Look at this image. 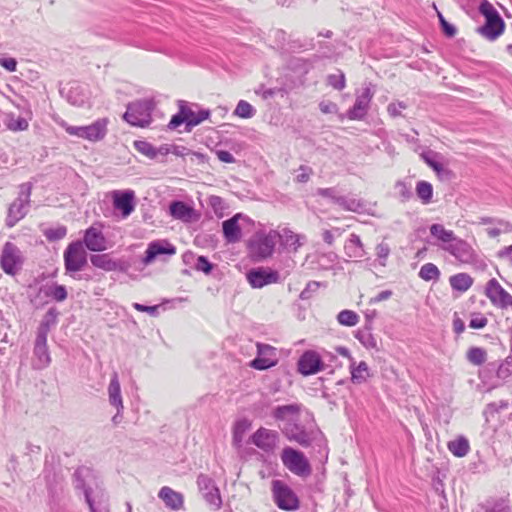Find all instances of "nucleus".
I'll return each mask as SVG.
<instances>
[{
    "mask_svg": "<svg viewBox=\"0 0 512 512\" xmlns=\"http://www.w3.org/2000/svg\"><path fill=\"white\" fill-rule=\"evenodd\" d=\"M58 316L57 308L50 307L40 321L34 344V368H45L51 361L47 348V335L57 325Z\"/></svg>",
    "mask_w": 512,
    "mask_h": 512,
    "instance_id": "1",
    "label": "nucleus"
},
{
    "mask_svg": "<svg viewBox=\"0 0 512 512\" xmlns=\"http://www.w3.org/2000/svg\"><path fill=\"white\" fill-rule=\"evenodd\" d=\"M479 12L485 17V23L477 28V32L490 41L496 40L505 28L500 14L488 0H481Z\"/></svg>",
    "mask_w": 512,
    "mask_h": 512,
    "instance_id": "2",
    "label": "nucleus"
},
{
    "mask_svg": "<svg viewBox=\"0 0 512 512\" xmlns=\"http://www.w3.org/2000/svg\"><path fill=\"white\" fill-rule=\"evenodd\" d=\"M155 102L152 99H141L129 103L123 119L132 126L147 127L152 121Z\"/></svg>",
    "mask_w": 512,
    "mask_h": 512,
    "instance_id": "3",
    "label": "nucleus"
},
{
    "mask_svg": "<svg viewBox=\"0 0 512 512\" xmlns=\"http://www.w3.org/2000/svg\"><path fill=\"white\" fill-rule=\"evenodd\" d=\"M108 122L107 118H100L87 126H72L64 120H61L58 123L71 136L86 139L91 142H97L106 136Z\"/></svg>",
    "mask_w": 512,
    "mask_h": 512,
    "instance_id": "4",
    "label": "nucleus"
},
{
    "mask_svg": "<svg viewBox=\"0 0 512 512\" xmlns=\"http://www.w3.org/2000/svg\"><path fill=\"white\" fill-rule=\"evenodd\" d=\"M280 234L275 230L266 232H257L249 241V250L251 255L259 260L270 257L275 249Z\"/></svg>",
    "mask_w": 512,
    "mask_h": 512,
    "instance_id": "5",
    "label": "nucleus"
},
{
    "mask_svg": "<svg viewBox=\"0 0 512 512\" xmlns=\"http://www.w3.org/2000/svg\"><path fill=\"white\" fill-rule=\"evenodd\" d=\"M285 468L296 476L306 478L311 472V465L304 453L292 447H285L280 455Z\"/></svg>",
    "mask_w": 512,
    "mask_h": 512,
    "instance_id": "6",
    "label": "nucleus"
},
{
    "mask_svg": "<svg viewBox=\"0 0 512 512\" xmlns=\"http://www.w3.org/2000/svg\"><path fill=\"white\" fill-rule=\"evenodd\" d=\"M63 257L66 273L69 274L83 270L87 264V252L80 240L70 243Z\"/></svg>",
    "mask_w": 512,
    "mask_h": 512,
    "instance_id": "7",
    "label": "nucleus"
},
{
    "mask_svg": "<svg viewBox=\"0 0 512 512\" xmlns=\"http://www.w3.org/2000/svg\"><path fill=\"white\" fill-rule=\"evenodd\" d=\"M272 494L276 505L286 511H295L299 508V499L295 492L283 481H272Z\"/></svg>",
    "mask_w": 512,
    "mask_h": 512,
    "instance_id": "8",
    "label": "nucleus"
},
{
    "mask_svg": "<svg viewBox=\"0 0 512 512\" xmlns=\"http://www.w3.org/2000/svg\"><path fill=\"white\" fill-rule=\"evenodd\" d=\"M30 183L24 184L19 193V197L10 205L6 218V225L13 227L20 221L29 211Z\"/></svg>",
    "mask_w": 512,
    "mask_h": 512,
    "instance_id": "9",
    "label": "nucleus"
},
{
    "mask_svg": "<svg viewBox=\"0 0 512 512\" xmlns=\"http://www.w3.org/2000/svg\"><path fill=\"white\" fill-rule=\"evenodd\" d=\"M440 247L462 264H472L477 261V253L474 248L461 238L457 237L452 243Z\"/></svg>",
    "mask_w": 512,
    "mask_h": 512,
    "instance_id": "10",
    "label": "nucleus"
},
{
    "mask_svg": "<svg viewBox=\"0 0 512 512\" xmlns=\"http://www.w3.org/2000/svg\"><path fill=\"white\" fill-rule=\"evenodd\" d=\"M485 294L491 303L500 309L512 307V295L509 294L495 278L487 282Z\"/></svg>",
    "mask_w": 512,
    "mask_h": 512,
    "instance_id": "11",
    "label": "nucleus"
},
{
    "mask_svg": "<svg viewBox=\"0 0 512 512\" xmlns=\"http://www.w3.org/2000/svg\"><path fill=\"white\" fill-rule=\"evenodd\" d=\"M278 363L276 348L263 343H257V356L250 362V367L256 370H267Z\"/></svg>",
    "mask_w": 512,
    "mask_h": 512,
    "instance_id": "12",
    "label": "nucleus"
},
{
    "mask_svg": "<svg viewBox=\"0 0 512 512\" xmlns=\"http://www.w3.org/2000/svg\"><path fill=\"white\" fill-rule=\"evenodd\" d=\"M373 96L374 93L370 87L363 88L361 93L356 96L354 105L347 111V118L349 120H363L367 115Z\"/></svg>",
    "mask_w": 512,
    "mask_h": 512,
    "instance_id": "13",
    "label": "nucleus"
},
{
    "mask_svg": "<svg viewBox=\"0 0 512 512\" xmlns=\"http://www.w3.org/2000/svg\"><path fill=\"white\" fill-rule=\"evenodd\" d=\"M247 280L253 288H262L269 284L278 283L280 275L270 268L259 267L247 273Z\"/></svg>",
    "mask_w": 512,
    "mask_h": 512,
    "instance_id": "14",
    "label": "nucleus"
},
{
    "mask_svg": "<svg viewBox=\"0 0 512 512\" xmlns=\"http://www.w3.org/2000/svg\"><path fill=\"white\" fill-rule=\"evenodd\" d=\"M0 263L7 274L14 275L22 264L19 249L14 244L7 242L2 251Z\"/></svg>",
    "mask_w": 512,
    "mask_h": 512,
    "instance_id": "15",
    "label": "nucleus"
},
{
    "mask_svg": "<svg viewBox=\"0 0 512 512\" xmlns=\"http://www.w3.org/2000/svg\"><path fill=\"white\" fill-rule=\"evenodd\" d=\"M278 439L279 435L276 431L261 427L251 436V443L264 452H272Z\"/></svg>",
    "mask_w": 512,
    "mask_h": 512,
    "instance_id": "16",
    "label": "nucleus"
},
{
    "mask_svg": "<svg viewBox=\"0 0 512 512\" xmlns=\"http://www.w3.org/2000/svg\"><path fill=\"white\" fill-rule=\"evenodd\" d=\"M322 370L323 362L321 356L315 351H305L298 360V371L302 375H313Z\"/></svg>",
    "mask_w": 512,
    "mask_h": 512,
    "instance_id": "17",
    "label": "nucleus"
},
{
    "mask_svg": "<svg viewBox=\"0 0 512 512\" xmlns=\"http://www.w3.org/2000/svg\"><path fill=\"white\" fill-rule=\"evenodd\" d=\"M135 193L133 190H115L112 192L113 206L119 210L124 218L134 210Z\"/></svg>",
    "mask_w": 512,
    "mask_h": 512,
    "instance_id": "18",
    "label": "nucleus"
},
{
    "mask_svg": "<svg viewBox=\"0 0 512 512\" xmlns=\"http://www.w3.org/2000/svg\"><path fill=\"white\" fill-rule=\"evenodd\" d=\"M84 248L93 252H101L107 249V240L99 227L91 226L85 230L83 241Z\"/></svg>",
    "mask_w": 512,
    "mask_h": 512,
    "instance_id": "19",
    "label": "nucleus"
},
{
    "mask_svg": "<svg viewBox=\"0 0 512 512\" xmlns=\"http://www.w3.org/2000/svg\"><path fill=\"white\" fill-rule=\"evenodd\" d=\"M95 479L94 471L86 466L78 467L73 474V485L76 490H81L86 498L87 493L92 495L90 482Z\"/></svg>",
    "mask_w": 512,
    "mask_h": 512,
    "instance_id": "20",
    "label": "nucleus"
},
{
    "mask_svg": "<svg viewBox=\"0 0 512 512\" xmlns=\"http://www.w3.org/2000/svg\"><path fill=\"white\" fill-rule=\"evenodd\" d=\"M175 253V246L168 241H153L148 245L143 262L147 265L150 264L158 255H174Z\"/></svg>",
    "mask_w": 512,
    "mask_h": 512,
    "instance_id": "21",
    "label": "nucleus"
},
{
    "mask_svg": "<svg viewBox=\"0 0 512 512\" xmlns=\"http://www.w3.org/2000/svg\"><path fill=\"white\" fill-rule=\"evenodd\" d=\"M283 433L288 440L294 441L303 447H308L311 444V434L298 424L288 423L283 429Z\"/></svg>",
    "mask_w": 512,
    "mask_h": 512,
    "instance_id": "22",
    "label": "nucleus"
},
{
    "mask_svg": "<svg viewBox=\"0 0 512 512\" xmlns=\"http://www.w3.org/2000/svg\"><path fill=\"white\" fill-rule=\"evenodd\" d=\"M158 497L165 503L166 507L171 510L177 511L183 508V495L168 486H164L159 490Z\"/></svg>",
    "mask_w": 512,
    "mask_h": 512,
    "instance_id": "23",
    "label": "nucleus"
},
{
    "mask_svg": "<svg viewBox=\"0 0 512 512\" xmlns=\"http://www.w3.org/2000/svg\"><path fill=\"white\" fill-rule=\"evenodd\" d=\"M241 216L242 215L238 213L222 223L223 236L228 243H236L241 239L242 232L238 224V219Z\"/></svg>",
    "mask_w": 512,
    "mask_h": 512,
    "instance_id": "24",
    "label": "nucleus"
},
{
    "mask_svg": "<svg viewBox=\"0 0 512 512\" xmlns=\"http://www.w3.org/2000/svg\"><path fill=\"white\" fill-rule=\"evenodd\" d=\"M423 161L431 168L441 179L448 178L451 171L444 168L443 164L439 161L440 155L432 150L424 151L421 153Z\"/></svg>",
    "mask_w": 512,
    "mask_h": 512,
    "instance_id": "25",
    "label": "nucleus"
},
{
    "mask_svg": "<svg viewBox=\"0 0 512 512\" xmlns=\"http://www.w3.org/2000/svg\"><path fill=\"white\" fill-rule=\"evenodd\" d=\"M344 252L349 258H363L366 255V251L360 237L354 233H352L346 240Z\"/></svg>",
    "mask_w": 512,
    "mask_h": 512,
    "instance_id": "26",
    "label": "nucleus"
},
{
    "mask_svg": "<svg viewBox=\"0 0 512 512\" xmlns=\"http://www.w3.org/2000/svg\"><path fill=\"white\" fill-rule=\"evenodd\" d=\"M109 402L112 406L116 407L117 410L123 411V400L121 396V387L118 379V374L113 373L109 386H108Z\"/></svg>",
    "mask_w": 512,
    "mask_h": 512,
    "instance_id": "27",
    "label": "nucleus"
},
{
    "mask_svg": "<svg viewBox=\"0 0 512 512\" xmlns=\"http://www.w3.org/2000/svg\"><path fill=\"white\" fill-rule=\"evenodd\" d=\"M40 293L56 302H63L67 299L68 293L64 285L55 282L46 284L40 288Z\"/></svg>",
    "mask_w": 512,
    "mask_h": 512,
    "instance_id": "28",
    "label": "nucleus"
},
{
    "mask_svg": "<svg viewBox=\"0 0 512 512\" xmlns=\"http://www.w3.org/2000/svg\"><path fill=\"white\" fill-rule=\"evenodd\" d=\"M300 406L297 404H288L277 406L273 411V417L280 421H292L298 417Z\"/></svg>",
    "mask_w": 512,
    "mask_h": 512,
    "instance_id": "29",
    "label": "nucleus"
},
{
    "mask_svg": "<svg viewBox=\"0 0 512 512\" xmlns=\"http://www.w3.org/2000/svg\"><path fill=\"white\" fill-rule=\"evenodd\" d=\"M336 205L341 207L345 211L362 213L366 209V203L355 197L341 196L336 199Z\"/></svg>",
    "mask_w": 512,
    "mask_h": 512,
    "instance_id": "30",
    "label": "nucleus"
},
{
    "mask_svg": "<svg viewBox=\"0 0 512 512\" xmlns=\"http://www.w3.org/2000/svg\"><path fill=\"white\" fill-rule=\"evenodd\" d=\"M351 372V381L354 384L364 383L369 377V367L365 361L356 364L355 360L350 362L349 365Z\"/></svg>",
    "mask_w": 512,
    "mask_h": 512,
    "instance_id": "31",
    "label": "nucleus"
},
{
    "mask_svg": "<svg viewBox=\"0 0 512 512\" xmlns=\"http://www.w3.org/2000/svg\"><path fill=\"white\" fill-rule=\"evenodd\" d=\"M185 116L187 120V131H190L193 127L199 125L210 116L209 110H200L199 112L193 111L184 102Z\"/></svg>",
    "mask_w": 512,
    "mask_h": 512,
    "instance_id": "32",
    "label": "nucleus"
},
{
    "mask_svg": "<svg viewBox=\"0 0 512 512\" xmlns=\"http://www.w3.org/2000/svg\"><path fill=\"white\" fill-rule=\"evenodd\" d=\"M429 230L433 237L442 242L441 246L452 243L457 238L452 230H447L442 224H432Z\"/></svg>",
    "mask_w": 512,
    "mask_h": 512,
    "instance_id": "33",
    "label": "nucleus"
},
{
    "mask_svg": "<svg viewBox=\"0 0 512 512\" xmlns=\"http://www.w3.org/2000/svg\"><path fill=\"white\" fill-rule=\"evenodd\" d=\"M90 261L94 267L104 271H115L118 267L117 262L114 261L108 254L91 255Z\"/></svg>",
    "mask_w": 512,
    "mask_h": 512,
    "instance_id": "34",
    "label": "nucleus"
},
{
    "mask_svg": "<svg viewBox=\"0 0 512 512\" xmlns=\"http://www.w3.org/2000/svg\"><path fill=\"white\" fill-rule=\"evenodd\" d=\"M169 209L172 217L183 221H188L193 212L192 208L182 201H173Z\"/></svg>",
    "mask_w": 512,
    "mask_h": 512,
    "instance_id": "35",
    "label": "nucleus"
},
{
    "mask_svg": "<svg viewBox=\"0 0 512 512\" xmlns=\"http://www.w3.org/2000/svg\"><path fill=\"white\" fill-rule=\"evenodd\" d=\"M448 450L456 457H464L469 452L470 446L468 440L459 436L458 438L448 442Z\"/></svg>",
    "mask_w": 512,
    "mask_h": 512,
    "instance_id": "36",
    "label": "nucleus"
},
{
    "mask_svg": "<svg viewBox=\"0 0 512 512\" xmlns=\"http://www.w3.org/2000/svg\"><path fill=\"white\" fill-rule=\"evenodd\" d=\"M489 370H496V375L500 379H506L512 374V356H508L500 364L497 362H491L487 365Z\"/></svg>",
    "mask_w": 512,
    "mask_h": 512,
    "instance_id": "37",
    "label": "nucleus"
},
{
    "mask_svg": "<svg viewBox=\"0 0 512 512\" xmlns=\"http://www.w3.org/2000/svg\"><path fill=\"white\" fill-rule=\"evenodd\" d=\"M450 285L454 290L465 292L473 284V279L466 273H458L449 279Z\"/></svg>",
    "mask_w": 512,
    "mask_h": 512,
    "instance_id": "38",
    "label": "nucleus"
},
{
    "mask_svg": "<svg viewBox=\"0 0 512 512\" xmlns=\"http://www.w3.org/2000/svg\"><path fill=\"white\" fill-rule=\"evenodd\" d=\"M86 503L89 506L90 512H110L109 499L104 494L98 500H95L92 495L87 493Z\"/></svg>",
    "mask_w": 512,
    "mask_h": 512,
    "instance_id": "39",
    "label": "nucleus"
},
{
    "mask_svg": "<svg viewBox=\"0 0 512 512\" xmlns=\"http://www.w3.org/2000/svg\"><path fill=\"white\" fill-rule=\"evenodd\" d=\"M416 194L423 204H429L433 197V187L427 181H419L416 184Z\"/></svg>",
    "mask_w": 512,
    "mask_h": 512,
    "instance_id": "40",
    "label": "nucleus"
},
{
    "mask_svg": "<svg viewBox=\"0 0 512 512\" xmlns=\"http://www.w3.org/2000/svg\"><path fill=\"white\" fill-rule=\"evenodd\" d=\"M466 358L471 364L480 366L486 361L487 352L481 347H471L466 353Z\"/></svg>",
    "mask_w": 512,
    "mask_h": 512,
    "instance_id": "41",
    "label": "nucleus"
},
{
    "mask_svg": "<svg viewBox=\"0 0 512 512\" xmlns=\"http://www.w3.org/2000/svg\"><path fill=\"white\" fill-rule=\"evenodd\" d=\"M419 277L424 281H437L440 277V270L435 264L426 263L420 268Z\"/></svg>",
    "mask_w": 512,
    "mask_h": 512,
    "instance_id": "42",
    "label": "nucleus"
},
{
    "mask_svg": "<svg viewBox=\"0 0 512 512\" xmlns=\"http://www.w3.org/2000/svg\"><path fill=\"white\" fill-rule=\"evenodd\" d=\"M337 321L343 326L353 327L358 324L359 316L352 310H342L337 315Z\"/></svg>",
    "mask_w": 512,
    "mask_h": 512,
    "instance_id": "43",
    "label": "nucleus"
},
{
    "mask_svg": "<svg viewBox=\"0 0 512 512\" xmlns=\"http://www.w3.org/2000/svg\"><path fill=\"white\" fill-rule=\"evenodd\" d=\"M255 113L254 107L245 100H240L234 110V115L244 119L252 118Z\"/></svg>",
    "mask_w": 512,
    "mask_h": 512,
    "instance_id": "44",
    "label": "nucleus"
},
{
    "mask_svg": "<svg viewBox=\"0 0 512 512\" xmlns=\"http://www.w3.org/2000/svg\"><path fill=\"white\" fill-rule=\"evenodd\" d=\"M356 338L367 349H377V339L369 330L358 331Z\"/></svg>",
    "mask_w": 512,
    "mask_h": 512,
    "instance_id": "45",
    "label": "nucleus"
},
{
    "mask_svg": "<svg viewBox=\"0 0 512 512\" xmlns=\"http://www.w3.org/2000/svg\"><path fill=\"white\" fill-rule=\"evenodd\" d=\"M43 233L49 241H58L66 236L67 228L63 225H58L44 229Z\"/></svg>",
    "mask_w": 512,
    "mask_h": 512,
    "instance_id": "46",
    "label": "nucleus"
},
{
    "mask_svg": "<svg viewBox=\"0 0 512 512\" xmlns=\"http://www.w3.org/2000/svg\"><path fill=\"white\" fill-rule=\"evenodd\" d=\"M280 238H283V244L286 247L292 248L294 251L302 245L300 243V236L293 233L291 230H284L283 235H280Z\"/></svg>",
    "mask_w": 512,
    "mask_h": 512,
    "instance_id": "47",
    "label": "nucleus"
},
{
    "mask_svg": "<svg viewBox=\"0 0 512 512\" xmlns=\"http://www.w3.org/2000/svg\"><path fill=\"white\" fill-rule=\"evenodd\" d=\"M79 90H80L79 86L71 87L67 94V100L72 105L82 106L87 101V96L82 91L80 93H78Z\"/></svg>",
    "mask_w": 512,
    "mask_h": 512,
    "instance_id": "48",
    "label": "nucleus"
},
{
    "mask_svg": "<svg viewBox=\"0 0 512 512\" xmlns=\"http://www.w3.org/2000/svg\"><path fill=\"white\" fill-rule=\"evenodd\" d=\"M183 123H185L187 125L185 109H184V101H179V112L172 116V118L168 124V128L171 130H174Z\"/></svg>",
    "mask_w": 512,
    "mask_h": 512,
    "instance_id": "49",
    "label": "nucleus"
},
{
    "mask_svg": "<svg viewBox=\"0 0 512 512\" xmlns=\"http://www.w3.org/2000/svg\"><path fill=\"white\" fill-rule=\"evenodd\" d=\"M134 147L139 153L145 155L149 159H156L155 147L149 142L135 141Z\"/></svg>",
    "mask_w": 512,
    "mask_h": 512,
    "instance_id": "50",
    "label": "nucleus"
},
{
    "mask_svg": "<svg viewBox=\"0 0 512 512\" xmlns=\"http://www.w3.org/2000/svg\"><path fill=\"white\" fill-rule=\"evenodd\" d=\"M375 252L379 264L381 266H386L387 259L391 252L390 246L385 242H381L376 246Z\"/></svg>",
    "mask_w": 512,
    "mask_h": 512,
    "instance_id": "51",
    "label": "nucleus"
},
{
    "mask_svg": "<svg viewBox=\"0 0 512 512\" xmlns=\"http://www.w3.org/2000/svg\"><path fill=\"white\" fill-rule=\"evenodd\" d=\"M395 190L400 197L401 201L405 202L412 198L413 193L411 190V186L407 185L403 181H397L395 184Z\"/></svg>",
    "mask_w": 512,
    "mask_h": 512,
    "instance_id": "52",
    "label": "nucleus"
},
{
    "mask_svg": "<svg viewBox=\"0 0 512 512\" xmlns=\"http://www.w3.org/2000/svg\"><path fill=\"white\" fill-rule=\"evenodd\" d=\"M327 82L330 86H332L336 90H343L346 85L345 75L342 72L338 74H330L327 77Z\"/></svg>",
    "mask_w": 512,
    "mask_h": 512,
    "instance_id": "53",
    "label": "nucleus"
},
{
    "mask_svg": "<svg viewBox=\"0 0 512 512\" xmlns=\"http://www.w3.org/2000/svg\"><path fill=\"white\" fill-rule=\"evenodd\" d=\"M408 107V105L403 101H396L391 102L387 106V112L389 116L395 118L402 116V111L405 110Z\"/></svg>",
    "mask_w": 512,
    "mask_h": 512,
    "instance_id": "54",
    "label": "nucleus"
},
{
    "mask_svg": "<svg viewBox=\"0 0 512 512\" xmlns=\"http://www.w3.org/2000/svg\"><path fill=\"white\" fill-rule=\"evenodd\" d=\"M197 484L200 489V491L204 494L205 492H208L215 488L214 481L207 475L200 474L197 478Z\"/></svg>",
    "mask_w": 512,
    "mask_h": 512,
    "instance_id": "55",
    "label": "nucleus"
},
{
    "mask_svg": "<svg viewBox=\"0 0 512 512\" xmlns=\"http://www.w3.org/2000/svg\"><path fill=\"white\" fill-rule=\"evenodd\" d=\"M321 283L318 281H310L307 283L306 287L300 293V299L308 300L313 294L319 289Z\"/></svg>",
    "mask_w": 512,
    "mask_h": 512,
    "instance_id": "56",
    "label": "nucleus"
},
{
    "mask_svg": "<svg viewBox=\"0 0 512 512\" xmlns=\"http://www.w3.org/2000/svg\"><path fill=\"white\" fill-rule=\"evenodd\" d=\"M203 496L209 504H212V505L216 506L217 508L220 507L221 497H220L219 489L217 487L213 488L212 490H210L208 492H205L203 494Z\"/></svg>",
    "mask_w": 512,
    "mask_h": 512,
    "instance_id": "57",
    "label": "nucleus"
},
{
    "mask_svg": "<svg viewBox=\"0 0 512 512\" xmlns=\"http://www.w3.org/2000/svg\"><path fill=\"white\" fill-rule=\"evenodd\" d=\"M195 269L205 274H209L213 269V265L209 262L207 257L199 256L195 263Z\"/></svg>",
    "mask_w": 512,
    "mask_h": 512,
    "instance_id": "58",
    "label": "nucleus"
},
{
    "mask_svg": "<svg viewBox=\"0 0 512 512\" xmlns=\"http://www.w3.org/2000/svg\"><path fill=\"white\" fill-rule=\"evenodd\" d=\"M299 173L295 177V181L298 183H307L310 180L311 175L313 174L312 168L301 165L298 169Z\"/></svg>",
    "mask_w": 512,
    "mask_h": 512,
    "instance_id": "59",
    "label": "nucleus"
},
{
    "mask_svg": "<svg viewBox=\"0 0 512 512\" xmlns=\"http://www.w3.org/2000/svg\"><path fill=\"white\" fill-rule=\"evenodd\" d=\"M250 427L251 422L248 419L238 420L234 427L233 439L236 440L239 434H244Z\"/></svg>",
    "mask_w": 512,
    "mask_h": 512,
    "instance_id": "60",
    "label": "nucleus"
},
{
    "mask_svg": "<svg viewBox=\"0 0 512 512\" xmlns=\"http://www.w3.org/2000/svg\"><path fill=\"white\" fill-rule=\"evenodd\" d=\"M316 194L330 199L334 204H336V199L341 197L335 188H318Z\"/></svg>",
    "mask_w": 512,
    "mask_h": 512,
    "instance_id": "61",
    "label": "nucleus"
},
{
    "mask_svg": "<svg viewBox=\"0 0 512 512\" xmlns=\"http://www.w3.org/2000/svg\"><path fill=\"white\" fill-rule=\"evenodd\" d=\"M438 18H439V22L441 24V28H442L443 32L445 33V35H447L448 37H453L457 32L455 26H453L452 24L447 22L446 19L444 18V16L440 12H438Z\"/></svg>",
    "mask_w": 512,
    "mask_h": 512,
    "instance_id": "62",
    "label": "nucleus"
},
{
    "mask_svg": "<svg viewBox=\"0 0 512 512\" xmlns=\"http://www.w3.org/2000/svg\"><path fill=\"white\" fill-rule=\"evenodd\" d=\"M208 203L212 207V209L214 210V212L216 214L221 213L225 208L224 201L219 196H215V195L210 196Z\"/></svg>",
    "mask_w": 512,
    "mask_h": 512,
    "instance_id": "63",
    "label": "nucleus"
},
{
    "mask_svg": "<svg viewBox=\"0 0 512 512\" xmlns=\"http://www.w3.org/2000/svg\"><path fill=\"white\" fill-rule=\"evenodd\" d=\"M319 109L324 114H335L338 112V106L332 101H321L319 103Z\"/></svg>",
    "mask_w": 512,
    "mask_h": 512,
    "instance_id": "64",
    "label": "nucleus"
}]
</instances>
